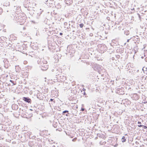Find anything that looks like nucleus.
<instances>
[{
	"label": "nucleus",
	"mask_w": 147,
	"mask_h": 147,
	"mask_svg": "<svg viewBox=\"0 0 147 147\" xmlns=\"http://www.w3.org/2000/svg\"><path fill=\"white\" fill-rule=\"evenodd\" d=\"M11 43L5 41L4 42V41L1 40V43H3V45L7 49H8L9 50L11 49H13V47H14V46L11 44L12 42L11 41H9Z\"/></svg>",
	"instance_id": "nucleus-1"
},
{
	"label": "nucleus",
	"mask_w": 147,
	"mask_h": 147,
	"mask_svg": "<svg viewBox=\"0 0 147 147\" xmlns=\"http://www.w3.org/2000/svg\"><path fill=\"white\" fill-rule=\"evenodd\" d=\"M9 52L10 55H21L22 53L20 51L14 49V47L13 49H11L9 50Z\"/></svg>",
	"instance_id": "nucleus-2"
},
{
	"label": "nucleus",
	"mask_w": 147,
	"mask_h": 147,
	"mask_svg": "<svg viewBox=\"0 0 147 147\" xmlns=\"http://www.w3.org/2000/svg\"><path fill=\"white\" fill-rule=\"evenodd\" d=\"M43 11V10H42L41 9H40V11L37 13V15L36 16V18L37 20L36 21L35 20H32V22L34 24L38 23L39 22L38 20L40 18V16Z\"/></svg>",
	"instance_id": "nucleus-3"
},
{
	"label": "nucleus",
	"mask_w": 147,
	"mask_h": 147,
	"mask_svg": "<svg viewBox=\"0 0 147 147\" xmlns=\"http://www.w3.org/2000/svg\"><path fill=\"white\" fill-rule=\"evenodd\" d=\"M46 63H41V66L40 67L41 69L42 70H46L48 67V66L47 64V61H45Z\"/></svg>",
	"instance_id": "nucleus-4"
},
{
	"label": "nucleus",
	"mask_w": 147,
	"mask_h": 147,
	"mask_svg": "<svg viewBox=\"0 0 147 147\" xmlns=\"http://www.w3.org/2000/svg\"><path fill=\"white\" fill-rule=\"evenodd\" d=\"M61 69L59 68H58L57 69L56 68L54 69H52V71L55 72V74H56V76H59L60 73L61 72Z\"/></svg>",
	"instance_id": "nucleus-5"
},
{
	"label": "nucleus",
	"mask_w": 147,
	"mask_h": 147,
	"mask_svg": "<svg viewBox=\"0 0 147 147\" xmlns=\"http://www.w3.org/2000/svg\"><path fill=\"white\" fill-rule=\"evenodd\" d=\"M23 100L26 102H28V103H30L31 100L28 97H24L23 98Z\"/></svg>",
	"instance_id": "nucleus-6"
},
{
	"label": "nucleus",
	"mask_w": 147,
	"mask_h": 147,
	"mask_svg": "<svg viewBox=\"0 0 147 147\" xmlns=\"http://www.w3.org/2000/svg\"><path fill=\"white\" fill-rule=\"evenodd\" d=\"M60 81L62 82L64 81L66 79L65 77L63 74H61L60 76Z\"/></svg>",
	"instance_id": "nucleus-7"
},
{
	"label": "nucleus",
	"mask_w": 147,
	"mask_h": 147,
	"mask_svg": "<svg viewBox=\"0 0 147 147\" xmlns=\"http://www.w3.org/2000/svg\"><path fill=\"white\" fill-rule=\"evenodd\" d=\"M66 4L67 5H69L72 3V0H64Z\"/></svg>",
	"instance_id": "nucleus-8"
},
{
	"label": "nucleus",
	"mask_w": 147,
	"mask_h": 147,
	"mask_svg": "<svg viewBox=\"0 0 147 147\" xmlns=\"http://www.w3.org/2000/svg\"><path fill=\"white\" fill-rule=\"evenodd\" d=\"M99 66L98 65L94 63V64L93 65H92V67L95 70H98V68H99Z\"/></svg>",
	"instance_id": "nucleus-9"
},
{
	"label": "nucleus",
	"mask_w": 147,
	"mask_h": 147,
	"mask_svg": "<svg viewBox=\"0 0 147 147\" xmlns=\"http://www.w3.org/2000/svg\"><path fill=\"white\" fill-rule=\"evenodd\" d=\"M23 134H18V136H17V138H18L19 140H24V139H23Z\"/></svg>",
	"instance_id": "nucleus-10"
},
{
	"label": "nucleus",
	"mask_w": 147,
	"mask_h": 147,
	"mask_svg": "<svg viewBox=\"0 0 147 147\" xmlns=\"http://www.w3.org/2000/svg\"><path fill=\"white\" fill-rule=\"evenodd\" d=\"M116 92L119 94H123L122 90L120 89H118L116 91Z\"/></svg>",
	"instance_id": "nucleus-11"
},
{
	"label": "nucleus",
	"mask_w": 147,
	"mask_h": 147,
	"mask_svg": "<svg viewBox=\"0 0 147 147\" xmlns=\"http://www.w3.org/2000/svg\"><path fill=\"white\" fill-rule=\"evenodd\" d=\"M30 46L34 50H36L38 48L37 46H36V45L35 46H34V45H33V44H31L30 45Z\"/></svg>",
	"instance_id": "nucleus-12"
},
{
	"label": "nucleus",
	"mask_w": 147,
	"mask_h": 147,
	"mask_svg": "<svg viewBox=\"0 0 147 147\" xmlns=\"http://www.w3.org/2000/svg\"><path fill=\"white\" fill-rule=\"evenodd\" d=\"M12 134L13 135V137L14 138H16L17 137L18 135V133L17 132H15L13 133Z\"/></svg>",
	"instance_id": "nucleus-13"
},
{
	"label": "nucleus",
	"mask_w": 147,
	"mask_h": 147,
	"mask_svg": "<svg viewBox=\"0 0 147 147\" xmlns=\"http://www.w3.org/2000/svg\"><path fill=\"white\" fill-rule=\"evenodd\" d=\"M53 58L54 59H55V62L56 63H57L59 61V59H58V56H54L53 57Z\"/></svg>",
	"instance_id": "nucleus-14"
},
{
	"label": "nucleus",
	"mask_w": 147,
	"mask_h": 147,
	"mask_svg": "<svg viewBox=\"0 0 147 147\" xmlns=\"http://www.w3.org/2000/svg\"><path fill=\"white\" fill-rule=\"evenodd\" d=\"M135 40L136 41V42L135 41H134V42L135 43H136L138 41L139 42L140 41V38L138 36H136V37H135Z\"/></svg>",
	"instance_id": "nucleus-15"
},
{
	"label": "nucleus",
	"mask_w": 147,
	"mask_h": 147,
	"mask_svg": "<svg viewBox=\"0 0 147 147\" xmlns=\"http://www.w3.org/2000/svg\"><path fill=\"white\" fill-rule=\"evenodd\" d=\"M122 142H125L126 141V139L125 136H123L121 139Z\"/></svg>",
	"instance_id": "nucleus-16"
},
{
	"label": "nucleus",
	"mask_w": 147,
	"mask_h": 147,
	"mask_svg": "<svg viewBox=\"0 0 147 147\" xmlns=\"http://www.w3.org/2000/svg\"><path fill=\"white\" fill-rule=\"evenodd\" d=\"M124 34L126 35H129V32L128 31H125L124 32Z\"/></svg>",
	"instance_id": "nucleus-17"
},
{
	"label": "nucleus",
	"mask_w": 147,
	"mask_h": 147,
	"mask_svg": "<svg viewBox=\"0 0 147 147\" xmlns=\"http://www.w3.org/2000/svg\"><path fill=\"white\" fill-rule=\"evenodd\" d=\"M69 112V111L67 110H65L63 112V114L65 115V113H68Z\"/></svg>",
	"instance_id": "nucleus-18"
},
{
	"label": "nucleus",
	"mask_w": 147,
	"mask_h": 147,
	"mask_svg": "<svg viewBox=\"0 0 147 147\" xmlns=\"http://www.w3.org/2000/svg\"><path fill=\"white\" fill-rule=\"evenodd\" d=\"M21 47H22V46H21L20 45H16V48L17 49L18 48H20V49H21Z\"/></svg>",
	"instance_id": "nucleus-19"
},
{
	"label": "nucleus",
	"mask_w": 147,
	"mask_h": 147,
	"mask_svg": "<svg viewBox=\"0 0 147 147\" xmlns=\"http://www.w3.org/2000/svg\"><path fill=\"white\" fill-rule=\"evenodd\" d=\"M10 81L11 82L12 84H13L12 86H13V85H16V83H14V82H13V81L12 80H10Z\"/></svg>",
	"instance_id": "nucleus-20"
},
{
	"label": "nucleus",
	"mask_w": 147,
	"mask_h": 147,
	"mask_svg": "<svg viewBox=\"0 0 147 147\" xmlns=\"http://www.w3.org/2000/svg\"><path fill=\"white\" fill-rule=\"evenodd\" d=\"M79 26L80 28H82L84 26V24L82 23L80 24H79Z\"/></svg>",
	"instance_id": "nucleus-21"
},
{
	"label": "nucleus",
	"mask_w": 147,
	"mask_h": 147,
	"mask_svg": "<svg viewBox=\"0 0 147 147\" xmlns=\"http://www.w3.org/2000/svg\"><path fill=\"white\" fill-rule=\"evenodd\" d=\"M113 46H117V48H119V44H116V45H113Z\"/></svg>",
	"instance_id": "nucleus-22"
},
{
	"label": "nucleus",
	"mask_w": 147,
	"mask_h": 147,
	"mask_svg": "<svg viewBox=\"0 0 147 147\" xmlns=\"http://www.w3.org/2000/svg\"><path fill=\"white\" fill-rule=\"evenodd\" d=\"M96 59H97L98 61H100V60H102L101 59L99 58V57H96Z\"/></svg>",
	"instance_id": "nucleus-23"
},
{
	"label": "nucleus",
	"mask_w": 147,
	"mask_h": 147,
	"mask_svg": "<svg viewBox=\"0 0 147 147\" xmlns=\"http://www.w3.org/2000/svg\"><path fill=\"white\" fill-rule=\"evenodd\" d=\"M54 1V0H49V3H51V4H52V2L53 1Z\"/></svg>",
	"instance_id": "nucleus-24"
},
{
	"label": "nucleus",
	"mask_w": 147,
	"mask_h": 147,
	"mask_svg": "<svg viewBox=\"0 0 147 147\" xmlns=\"http://www.w3.org/2000/svg\"><path fill=\"white\" fill-rule=\"evenodd\" d=\"M3 12L2 9L1 8H0V14H1Z\"/></svg>",
	"instance_id": "nucleus-25"
},
{
	"label": "nucleus",
	"mask_w": 147,
	"mask_h": 147,
	"mask_svg": "<svg viewBox=\"0 0 147 147\" xmlns=\"http://www.w3.org/2000/svg\"><path fill=\"white\" fill-rule=\"evenodd\" d=\"M47 2H49L48 0H45V1L44 3L46 4H47Z\"/></svg>",
	"instance_id": "nucleus-26"
},
{
	"label": "nucleus",
	"mask_w": 147,
	"mask_h": 147,
	"mask_svg": "<svg viewBox=\"0 0 147 147\" xmlns=\"http://www.w3.org/2000/svg\"><path fill=\"white\" fill-rule=\"evenodd\" d=\"M76 138H74V139H73L72 140V141H73V142H75L76 141Z\"/></svg>",
	"instance_id": "nucleus-27"
},
{
	"label": "nucleus",
	"mask_w": 147,
	"mask_h": 147,
	"mask_svg": "<svg viewBox=\"0 0 147 147\" xmlns=\"http://www.w3.org/2000/svg\"><path fill=\"white\" fill-rule=\"evenodd\" d=\"M50 101H53L54 103H55V101H53V99H52V98H51L50 100Z\"/></svg>",
	"instance_id": "nucleus-28"
},
{
	"label": "nucleus",
	"mask_w": 147,
	"mask_h": 147,
	"mask_svg": "<svg viewBox=\"0 0 147 147\" xmlns=\"http://www.w3.org/2000/svg\"><path fill=\"white\" fill-rule=\"evenodd\" d=\"M64 26H67V23L66 22H65L64 23Z\"/></svg>",
	"instance_id": "nucleus-29"
},
{
	"label": "nucleus",
	"mask_w": 147,
	"mask_h": 147,
	"mask_svg": "<svg viewBox=\"0 0 147 147\" xmlns=\"http://www.w3.org/2000/svg\"><path fill=\"white\" fill-rule=\"evenodd\" d=\"M137 15L138 16L139 18H140V19L141 17H140V15L139 14H138V13H137Z\"/></svg>",
	"instance_id": "nucleus-30"
},
{
	"label": "nucleus",
	"mask_w": 147,
	"mask_h": 147,
	"mask_svg": "<svg viewBox=\"0 0 147 147\" xmlns=\"http://www.w3.org/2000/svg\"><path fill=\"white\" fill-rule=\"evenodd\" d=\"M27 63V61H24V63L25 64H26Z\"/></svg>",
	"instance_id": "nucleus-31"
},
{
	"label": "nucleus",
	"mask_w": 147,
	"mask_h": 147,
	"mask_svg": "<svg viewBox=\"0 0 147 147\" xmlns=\"http://www.w3.org/2000/svg\"><path fill=\"white\" fill-rule=\"evenodd\" d=\"M143 126L144 127L143 128H144V129H146L147 128V127L146 126H144V125H143Z\"/></svg>",
	"instance_id": "nucleus-32"
},
{
	"label": "nucleus",
	"mask_w": 147,
	"mask_h": 147,
	"mask_svg": "<svg viewBox=\"0 0 147 147\" xmlns=\"http://www.w3.org/2000/svg\"><path fill=\"white\" fill-rule=\"evenodd\" d=\"M131 38L129 39H127V42H129V41L130 40V39H131Z\"/></svg>",
	"instance_id": "nucleus-33"
},
{
	"label": "nucleus",
	"mask_w": 147,
	"mask_h": 147,
	"mask_svg": "<svg viewBox=\"0 0 147 147\" xmlns=\"http://www.w3.org/2000/svg\"><path fill=\"white\" fill-rule=\"evenodd\" d=\"M81 110L82 111H84V109L83 108H82L81 109Z\"/></svg>",
	"instance_id": "nucleus-34"
},
{
	"label": "nucleus",
	"mask_w": 147,
	"mask_h": 147,
	"mask_svg": "<svg viewBox=\"0 0 147 147\" xmlns=\"http://www.w3.org/2000/svg\"><path fill=\"white\" fill-rule=\"evenodd\" d=\"M138 126L139 127H142V126L141 125H138Z\"/></svg>",
	"instance_id": "nucleus-35"
},
{
	"label": "nucleus",
	"mask_w": 147,
	"mask_h": 147,
	"mask_svg": "<svg viewBox=\"0 0 147 147\" xmlns=\"http://www.w3.org/2000/svg\"><path fill=\"white\" fill-rule=\"evenodd\" d=\"M83 1V0H82V1H78V3H81Z\"/></svg>",
	"instance_id": "nucleus-36"
},
{
	"label": "nucleus",
	"mask_w": 147,
	"mask_h": 147,
	"mask_svg": "<svg viewBox=\"0 0 147 147\" xmlns=\"http://www.w3.org/2000/svg\"><path fill=\"white\" fill-rule=\"evenodd\" d=\"M145 56H142L141 57V58L142 59H143L144 58V57H145Z\"/></svg>",
	"instance_id": "nucleus-37"
},
{
	"label": "nucleus",
	"mask_w": 147,
	"mask_h": 147,
	"mask_svg": "<svg viewBox=\"0 0 147 147\" xmlns=\"http://www.w3.org/2000/svg\"><path fill=\"white\" fill-rule=\"evenodd\" d=\"M144 59H145V61H147V57H146V58H145Z\"/></svg>",
	"instance_id": "nucleus-38"
},
{
	"label": "nucleus",
	"mask_w": 147,
	"mask_h": 147,
	"mask_svg": "<svg viewBox=\"0 0 147 147\" xmlns=\"http://www.w3.org/2000/svg\"><path fill=\"white\" fill-rule=\"evenodd\" d=\"M31 134V132H29L28 135V134H29L30 135Z\"/></svg>",
	"instance_id": "nucleus-39"
},
{
	"label": "nucleus",
	"mask_w": 147,
	"mask_h": 147,
	"mask_svg": "<svg viewBox=\"0 0 147 147\" xmlns=\"http://www.w3.org/2000/svg\"><path fill=\"white\" fill-rule=\"evenodd\" d=\"M59 34L60 35H63V33H62L61 32H60V33Z\"/></svg>",
	"instance_id": "nucleus-40"
},
{
	"label": "nucleus",
	"mask_w": 147,
	"mask_h": 147,
	"mask_svg": "<svg viewBox=\"0 0 147 147\" xmlns=\"http://www.w3.org/2000/svg\"><path fill=\"white\" fill-rule=\"evenodd\" d=\"M114 59H114V57H112V60H114Z\"/></svg>",
	"instance_id": "nucleus-41"
},
{
	"label": "nucleus",
	"mask_w": 147,
	"mask_h": 147,
	"mask_svg": "<svg viewBox=\"0 0 147 147\" xmlns=\"http://www.w3.org/2000/svg\"><path fill=\"white\" fill-rule=\"evenodd\" d=\"M15 106H16V107H17V109H18V105H15Z\"/></svg>",
	"instance_id": "nucleus-42"
},
{
	"label": "nucleus",
	"mask_w": 147,
	"mask_h": 147,
	"mask_svg": "<svg viewBox=\"0 0 147 147\" xmlns=\"http://www.w3.org/2000/svg\"><path fill=\"white\" fill-rule=\"evenodd\" d=\"M67 113V114H65V115H66V116H68V115H67V114H69V113Z\"/></svg>",
	"instance_id": "nucleus-43"
},
{
	"label": "nucleus",
	"mask_w": 147,
	"mask_h": 147,
	"mask_svg": "<svg viewBox=\"0 0 147 147\" xmlns=\"http://www.w3.org/2000/svg\"><path fill=\"white\" fill-rule=\"evenodd\" d=\"M141 123V122H139V121H138V124H140V123Z\"/></svg>",
	"instance_id": "nucleus-44"
},
{
	"label": "nucleus",
	"mask_w": 147,
	"mask_h": 147,
	"mask_svg": "<svg viewBox=\"0 0 147 147\" xmlns=\"http://www.w3.org/2000/svg\"><path fill=\"white\" fill-rule=\"evenodd\" d=\"M6 76V77H8V75H6V76Z\"/></svg>",
	"instance_id": "nucleus-45"
},
{
	"label": "nucleus",
	"mask_w": 147,
	"mask_h": 147,
	"mask_svg": "<svg viewBox=\"0 0 147 147\" xmlns=\"http://www.w3.org/2000/svg\"><path fill=\"white\" fill-rule=\"evenodd\" d=\"M137 49V47H135L134 49Z\"/></svg>",
	"instance_id": "nucleus-46"
},
{
	"label": "nucleus",
	"mask_w": 147,
	"mask_h": 147,
	"mask_svg": "<svg viewBox=\"0 0 147 147\" xmlns=\"http://www.w3.org/2000/svg\"><path fill=\"white\" fill-rule=\"evenodd\" d=\"M126 43H124V45H126Z\"/></svg>",
	"instance_id": "nucleus-47"
},
{
	"label": "nucleus",
	"mask_w": 147,
	"mask_h": 147,
	"mask_svg": "<svg viewBox=\"0 0 147 147\" xmlns=\"http://www.w3.org/2000/svg\"><path fill=\"white\" fill-rule=\"evenodd\" d=\"M83 90L84 91V90H85V89H84L83 88Z\"/></svg>",
	"instance_id": "nucleus-48"
},
{
	"label": "nucleus",
	"mask_w": 147,
	"mask_h": 147,
	"mask_svg": "<svg viewBox=\"0 0 147 147\" xmlns=\"http://www.w3.org/2000/svg\"><path fill=\"white\" fill-rule=\"evenodd\" d=\"M72 32H75V31H74V30H73V31H72Z\"/></svg>",
	"instance_id": "nucleus-49"
},
{
	"label": "nucleus",
	"mask_w": 147,
	"mask_h": 147,
	"mask_svg": "<svg viewBox=\"0 0 147 147\" xmlns=\"http://www.w3.org/2000/svg\"><path fill=\"white\" fill-rule=\"evenodd\" d=\"M85 94H86L85 92H84V95H85Z\"/></svg>",
	"instance_id": "nucleus-50"
},
{
	"label": "nucleus",
	"mask_w": 147,
	"mask_h": 147,
	"mask_svg": "<svg viewBox=\"0 0 147 147\" xmlns=\"http://www.w3.org/2000/svg\"><path fill=\"white\" fill-rule=\"evenodd\" d=\"M82 56V57H83V56H84L82 55V56Z\"/></svg>",
	"instance_id": "nucleus-51"
},
{
	"label": "nucleus",
	"mask_w": 147,
	"mask_h": 147,
	"mask_svg": "<svg viewBox=\"0 0 147 147\" xmlns=\"http://www.w3.org/2000/svg\"><path fill=\"white\" fill-rule=\"evenodd\" d=\"M136 51H135V53H136Z\"/></svg>",
	"instance_id": "nucleus-52"
},
{
	"label": "nucleus",
	"mask_w": 147,
	"mask_h": 147,
	"mask_svg": "<svg viewBox=\"0 0 147 147\" xmlns=\"http://www.w3.org/2000/svg\"><path fill=\"white\" fill-rule=\"evenodd\" d=\"M53 126H54V127H55V126H54V125H53Z\"/></svg>",
	"instance_id": "nucleus-53"
}]
</instances>
